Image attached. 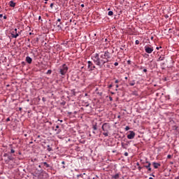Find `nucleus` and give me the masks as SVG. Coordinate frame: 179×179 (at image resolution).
Segmentation results:
<instances>
[{"label": "nucleus", "instance_id": "nucleus-54", "mask_svg": "<svg viewBox=\"0 0 179 179\" xmlns=\"http://www.w3.org/2000/svg\"><path fill=\"white\" fill-rule=\"evenodd\" d=\"M151 176H152V177H155V175H153V174H152Z\"/></svg>", "mask_w": 179, "mask_h": 179}, {"label": "nucleus", "instance_id": "nucleus-9", "mask_svg": "<svg viewBox=\"0 0 179 179\" xmlns=\"http://www.w3.org/2000/svg\"><path fill=\"white\" fill-rule=\"evenodd\" d=\"M127 138L129 139H134V138H135V132L133 131H129V134H127Z\"/></svg>", "mask_w": 179, "mask_h": 179}, {"label": "nucleus", "instance_id": "nucleus-14", "mask_svg": "<svg viewBox=\"0 0 179 179\" xmlns=\"http://www.w3.org/2000/svg\"><path fill=\"white\" fill-rule=\"evenodd\" d=\"M9 5L10 8H15V6H16V3L13 2V1H10L9 2Z\"/></svg>", "mask_w": 179, "mask_h": 179}, {"label": "nucleus", "instance_id": "nucleus-30", "mask_svg": "<svg viewBox=\"0 0 179 179\" xmlns=\"http://www.w3.org/2000/svg\"><path fill=\"white\" fill-rule=\"evenodd\" d=\"M136 45H138V44H139V41L136 40Z\"/></svg>", "mask_w": 179, "mask_h": 179}, {"label": "nucleus", "instance_id": "nucleus-47", "mask_svg": "<svg viewBox=\"0 0 179 179\" xmlns=\"http://www.w3.org/2000/svg\"><path fill=\"white\" fill-rule=\"evenodd\" d=\"M20 111H22V108H19Z\"/></svg>", "mask_w": 179, "mask_h": 179}, {"label": "nucleus", "instance_id": "nucleus-12", "mask_svg": "<svg viewBox=\"0 0 179 179\" xmlns=\"http://www.w3.org/2000/svg\"><path fill=\"white\" fill-rule=\"evenodd\" d=\"M62 22H56V25L58 30H62Z\"/></svg>", "mask_w": 179, "mask_h": 179}, {"label": "nucleus", "instance_id": "nucleus-51", "mask_svg": "<svg viewBox=\"0 0 179 179\" xmlns=\"http://www.w3.org/2000/svg\"><path fill=\"white\" fill-rule=\"evenodd\" d=\"M117 87H118V85H116V88L117 89Z\"/></svg>", "mask_w": 179, "mask_h": 179}, {"label": "nucleus", "instance_id": "nucleus-27", "mask_svg": "<svg viewBox=\"0 0 179 179\" xmlns=\"http://www.w3.org/2000/svg\"><path fill=\"white\" fill-rule=\"evenodd\" d=\"M10 153H15V150L11 149V150H10Z\"/></svg>", "mask_w": 179, "mask_h": 179}, {"label": "nucleus", "instance_id": "nucleus-45", "mask_svg": "<svg viewBox=\"0 0 179 179\" xmlns=\"http://www.w3.org/2000/svg\"><path fill=\"white\" fill-rule=\"evenodd\" d=\"M62 164H65V162L63 161V162H62Z\"/></svg>", "mask_w": 179, "mask_h": 179}, {"label": "nucleus", "instance_id": "nucleus-52", "mask_svg": "<svg viewBox=\"0 0 179 179\" xmlns=\"http://www.w3.org/2000/svg\"><path fill=\"white\" fill-rule=\"evenodd\" d=\"M149 179H153V178H152V177H150V178H149Z\"/></svg>", "mask_w": 179, "mask_h": 179}, {"label": "nucleus", "instance_id": "nucleus-22", "mask_svg": "<svg viewBox=\"0 0 179 179\" xmlns=\"http://www.w3.org/2000/svg\"><path fill=\"white\" fill-rule=\"evenodd\" d=\"M130 86H135V81L129 83Z\"/></svg>", "mask_w": 179, "mask_h": 179}, {"label": "nucleus", "instance_id": "nucleus-2", "mask_svg": "<svg viewBox=\"0 0 179 179\" xmlns=\"http://www.w3.org/2000/svg\"><path fill=\"white\" fill-rule=\"evenodd\" d=\"M99 57H101L102 59H104L105 62L107 63L108 62V59L111 58V55L110 54V52L105 51L99 54Z\"/></svg>", "mask_w": 179, "mask_h": 179}, {"label": "nucleus", "instance_id": "nucleus-4", "mask_svg": "<svg viewBox=\"0 0 179 179\" xmlns=\"http://www.w3.org/2000/svg\"><path fill=\"white\" fill-rule=\"evenodd\" d=\"M102 130L103 131V132H108V131L110 130V128H111V127L110 126L109 123H104L102 125Z\"/></svg>", "mask_w": 179, "mask_h": 179}, {"label": "nucleus", "instance_id": "nucleus-38", "mask_svg": "<svg viewBox=\"0 0 179 179\" xmlns=\"http://www.w3.org/2000/svg\"><path fill=\"white\" fill-rule=\"evenodd\" d=\"M3 17V19H7L6 15H4Z\"/></svg>", "mask_w": 179, "mask_h": 179}, {"label": "nucleus", "instance_id": "nucleus-23", "mask_svg": "<svg viewBox=\"0 0 179 179\" xmlns=\"http://www.w3.org/2000/svg\"><path fill=\"white\" fill-rule=\"evenodd\" d=\"M57 23H62V22H61V18H58L57 20Z\"/></svg>", "mask_w": 179, "mask_h": 179}, {"label": "nucleus", "instance_id": "nucleus-29", "mask_svg": "<svg viewBox=\"0 0 179 179\" xmlns=\"http://www.w3.org/2000/svg\"><path fill=\"white\" fill-rule=\"evenodd\" d=\"M3 156H4V157H8L9 155H8V154L5 153V154L3 155Z\"/></svg>", "mask_w": 179, "mask_h": 179}, {"label": "nucleus", "instance_id": "nucleus-35", "mask_svg": "<svg viewBox=\"0 0 179 179\" xmlns=\"http://www.w3.org/2000/svg\"><path fill=\"white\" fill-rule=\"evenodd\" d=\"M160 48H162V46H160L159 48V47H157V48H156V50H160Z\"/></svg>", "mask_w": 179, "mask_h": 179}, {"label": "nucleus", "instance_id": "nucleus-56", "mask_svg": "<svg viewBox=\"0 0 179 179\" xmlns=\"http://www.w3.org/2000/svg\"><path fill=\"white\" fill-rule=\"evenodd\" d=\"M93 134H96V132L93 131Z\"/></svg>", "mask_w": 179, "mask_h": 179}, {"label": "nucleus", "instance_id": "nucleus-16", "mask_svg": "<svg viewBox=\"0 0 179 179\" xmlns=\"http://www.w3.org/2000/svg\"><path fill=\"white\" fill-rule=\"evenodd\" d=\"M92 128L94 131H97V123L92 124Z\"/></svg>", "mask_w": 179, "mask_h": 179}, {"label": "nucleus", "instance_id": "nucleus-18", "mask_svg": "<svg viewBox=\"0 0 179 179\" xmlns=\"http://www.w3.org/2000/svg\"><path fill=\"white\" fill-rule=\"evenodd\" d=\"M8 160H6L7 163L9 162V160H13V157L12 156H8Z\"/></svg>", "mask_w": 179, "mask_h": 179}, {"label": "nucleus", "instance_id": "nucleus-34", "mask_svg": "<svg viewBox=\"0 0 179 179\" xmlns=\"http://www.w3.org/2000/svg\"><path fill=\"white\" fill-rule=\"evenodd\" d=\"M109 99H110V101H113V97L110 96Z\"/></svg>", "mask_w": 179, "mask_h": 179}, {"label": "nucleus", "instance_id": "nucleus-53", "mask_svg": "<svg viewBox=\"0 0 179 179\" xmlns=\"http://www.w3.org/2000/svg\"><path fill=\"white\" fill-rule=\"evenodd\" d=\"M124 79H126V80H127V79H128V77H125V78H124Z\"/></svg>", "mask_w": 179, "mask_h": 179}, {"label": "nucleus", "instance_id": "nucleus-43", "mask_svg": "<svg viewBox=\"0 0 179 179\" xmlns=\"http://www.w3.org/2000/svg\"><path fill=\"white\" fill-rule=\"evenodd\" d=\"M111 87H113V85H109V88H111Z\"/></svg>", "mask_w": 179, "mask_h": 179}, {"label": "nucleus", "instance_id": "nucleus-40", "mask_svg": "<svg viewBox=\"0 0 179 179\" xmlns=\"http://www.w3.org/2000/svg\"><path fill=\"white\" fill-rule=\"evenodd\" d=\"M118 80H116L115 81V83H118Z\"/></svg>", "mask_w": 179, "mask_h": 179}, {"label": "nucleus", "instance_id": "nucleus-59", "mask_svg": "<svg viewBox=\"0 0 179 179\" xmlns=\"http://www.w3.org/2000/svg\"><path fill=\"white\" fill-rule=\"evenodd\" d=\"M65 1H69V0H65Z\"/></svg>", "mask_w": 179, "mask_h": 179}, {"label": "nucleus", "instance_id": "nucleus-25", "mask_svg": "<svg viewBox=\"0 0 179 179\" xmlns=\"http://www.w3.org/2000/svg\"><path fill=\"white\" fill-rule=\"evenodd\" d=\"M53 6H54V3H50V8H51V9H52Z\"/></svg>", "mask_w": 179, "mask_h": 179}, {"label": "nucleus", "instance_id": "nucleus-19", "mask_svg": "<svg viewBox=\"0 0 179 179\" xmlns=\"http://www.w3.org/2000/svg\"><path fill=\"white\" fill-rule=\"evenodd\" d=\"M108 16H113V15H114V13L113 11H109L108 13Z\"/></svg>", "mask_w": 179, "mask_h": 179}, {"label": "nucleus", "instance_id": "nucleus-6", "mask_svg": "<svg viewBox=\"0 0 179 179\" xmlns=\"http://www.w3.org/2000/svg\"><path fill=\"white\" fill-rule=\"evenodd\" d=\"M88 69H90V71H94L96 69V66L92 62V61H88Z\"/></svg>", "mask_w": 179, "mask_h": 179}, {"label": "nucleus", "instance_id": "nucleus-46", "mask_svg": "<svg viewBox=\"0 0 179 179\" xmlns=\"http://www.w3.org/2000/svg\"><path fill=\"white\" fill-rule=\"evenodd\" d=\"M48 151H49V152H51V148H48Z\"/></svg>", "mask_w": 179, "mask_h": 179}, {"label": "nucleus", "instance_id": "nucleus-17", "mask_svg": "<svg viewBox=\"0 0 179 179\" xmlns=\"http://www.w3.org/2000/svg\"><path fill=\"white\" fill-rule=\"evenodd\" d=\"M42 164L46 167L47 169H48V167H50V164H48L47 162H43Z\"/></svg>", "mask_w": 179, "mask_h": 179}, {"label": "nucleus", "instance_id": "nucleus-55", "mask_svg": "<svg viewBox=\"0 0 179 179\" xmlns=\"http://www.w3.org/2000/svg\"><path fill=\"white\" fill-rule=\"evenodd\" d=\"M45 2H48V0H45Z\"/></svg>", "mask_w": 179, "mask_h": 179}, {"label": "nucleus", "instance_id": "nucleus-26", "mask_svg": "<svg viewBox=\"0 0 179 179\" xmlns=\"http://www.w3.org/2000/svg\"><path fill=\"white\" fill-rule=\"evenodd\" d=\"M35 174H36L37 176H38V174H40V171H36Z\"/></svg>", "mask_w": 179, "mask_h": 179}, {"label": "nucleus", "instance_id": "nucleus-41", "mask_svg": "<svg viewBox=\"0 0 179 179\" xmlns=\"http://www.w3.org/2000/svg\"><path fill=\"white\" fill-rule=\"evenodd\" d=\"M59 128V126L57 125L56 129H58Z\"/></svg>", "mask_w": 179, "mask_h": 179}, {"label": "nucleus", "instance_id": "nucleus-11", "mask_svg": "<svg viewBox=\"0 0 179 179\" xmlns=\"http://www.w3.org/2000/svg\"><path fill=\"white\" fill-rule=\"evenodd\" d=\"M25 61H26V62H27V64H31V62H33V59H31V57L27 56L26 57Z\"/></svg>", "mask_w": 179, "mask_h": 179}, {"label": "nucleus", "instance_id": "nucleus-42", "mask_svg": "<svg viewBox=\"0 0 179 179\" xmlns=\"http://www.w3.org/2000/svg\"><path fill=\"white\" fill-rule=\"evenodd\" d=\"M3 17V15L0 14V17Z\"/></svg>", "mask_w": 179, "mask_h": 179}, {"label": "nucleus", "instance_id": "nucleus-32", "mask_svg": "<svg viewBox=\"0 0 179 179\" xmlns=\"http://www.w3.org/2000/svg\"><path fill=\"white\" fill-rule=\"evenodd\" d=\"M8 121H10V118H9V117H8V118L6 119V122H8Z\"/></svg>", "mask_w": 179, "mask_h": 179}, {"label": "nucleus", "instance_id": "nucleus-15", "mask_svg": "<svg viewBox=\"0 0 179 179\" xmlns=\"http://www.w3.org/2000/svg\"><path fill=\"white\" fill-rule=\"evenodd\" d=\"M164 56H160L158 59H157V62H160V61H164Z\"/></svg>", "mask_w": 179, "mask_h": 179}, {"label": "nucleus", "instance_id": "nucleus-20", "mask_svg": "<svg viewBox=\"0 0 179 179\" xmlns=\"http://www.w3.org/2000/svg\"><path fill=\"white\" fill-rule=\"evenodd\" d=\"M52 73V71L51 70H48L46 73L47 75H51V73Z\"/></svg>", "mask_w": 179, "mask_h": 179}, {"label": "nucleus", "instance_id": "nucleus-37", "mask_svg": "<svg viewBox=\"0 0 179 179\" xmlns=\"http://www.w3.org/2000/svg\"><path fill=\"white\" fill-rule=\"evenodd\" d=\"M82 8H85V4H81Z\"/></svg>", "mask_w": 179, "mask_h": 179}, {"label": "nucleus", "instance_id": "nucleus-10", "mask_svg": "<svg viewBox=\"0 0 179 179\" xmlns=\"http://www.w3.org/2000/svg\"><path fill=\"white\" fill-rule=\"evenodd\" d=\"M120 177H121V173H115V175H112L111 179H120Z\"/></svg>", "mask_w": 179, "mask_h": 179}, {"label": "nucleus", "instance_id": "nucleus-49", "mask_svg": "<svg viewBox=\"0 0 179 179\" xmlns=\"http://www.w3.org/2000/svg\"><path fill=\"white\" fill-rule=\"evenodd\" d=\"M38 167H39V169H41V165H39Z\"/></svg>", "mask_w": 179, "mask_h": 179}, {"label": "nucleus", "instance_id": "nucleus-21", "mask_svg": "<svg viewBox=\"0 0 179 179\" xmlns=\"http://www.w3.org/2000/svg\"><path fill=\"white\" fill-rule=\"evenodd\" d=\"M103 135H104V136H108V131L103 132Z\"/></svg>", "mask_w": 179, "mask_h": 179}, {"label": "nucleus", "instance_id": "nucleus-31", "mask_svg": "<svg viewBox=\"0 0 179 179\" xmlns=\"http://www.w3.org/2000/svg\"><path fill=\"white\" fill-rule=\"evenodd\" d=\"M167 159H171V155H169L167 156Z\"/></svg>", "mask_w": 179, "mask_h": 179}, {"label": "nucleus", "instance_id": "nucleus-24", "mask_svg": "<svg viewBox=\"0 0 179 179\" xmlns=\"http://www.w3.org/2000/svg\"><path fill=\"white\" fill-rule=\"evenodd\" d=\"M125 131H129V127L127 126V127H125Z\"/></svg>", "mask_w": 179, "mask_h": 179}, {"label": "nucleus", "instance_id": "nucleus-3", "mask_svg": "<svg viewBox=\"0 0 179 179\" xmlns=\"http://www.w3.org/2000/svg\"><path fill=\"white\" fill-rule=\"evenodd\" d=\"M59 72L62 76L65 75L68 72V66L66 64H63V66L60 67Z\"/></svg>", "mask_w": 179, "mask_h": 179}, {"label": "nucleus", "instance_id": "nucleus-39", "mask_svg": "<svg viewBox=\"0 0 179 179\" xmlns=\"http://www.w3.org/2000/svg\"><path fill=\"white\" fill-rule=\"evenodd\" d=\"M38 20H41V16L38 17Z\"/></svg>", "mask_w": 179, "mask_h": 179}, {"label": "nucleus", "instance_id": "nucleus-58", "mask_svg": "<svg viewBox=\"0 0 179 179\" xmlns=\"http://www.w3.org/2000/svg\"><path fill=\"white\" fill-rule=\"evenodd\" d=\"M45 3H47V1H46V2H45Z\"/></svg>", "mask_w": 179, "mask_h": 179}, {"label": "nucleus", "instance_id": "nucleus-33", "mask_svg": "<svg viewBox=\"0 0 179 179\" xmlns=\"http://www.w3.org/2000/svg\"><path fill=\"white\" fill-rule=\"evenodd\" d=\"M143 72H145V73L148 72V69H143Z\"/></svg>", "mask_w": 179, "mask_h": 179}, {"label": "nucleus", "instance_id": "nucleus-44", "mask_svg": "<svg viewBox=\"0 0 179 179\" xmlns=\"http://www.w3.org/2000/svg\"><path fill=\"white\" fill-rule=\"evenodd\" d=\"M58 121H59V122H63V120H58Z\"/></svg>", "mask_w": 179, "mask_h": 179}, {"label": "nucleus", "instance_id": "nucleus-5", "mask_svg": "<svg viewBox=\"0 0 179 179\" xmlns=\"http://www.w3.org/2000/svg\"><path fill=\"white\" fill-rule=\"evenodd\" d=\"M19 34H20V32L17 33V29H15L11 33V37L13 38H17V37H19Z\"/></svg>", "mask_w": 179, "mask_h": 179}, {"label": "nucleus", "instance_id": "nucleus-13", "mask_svg": "<svg viewBox=\"0 0 179 179\" xmlns=\"http://www.w3.org/2000/svg\"><path fill=\"white\" fill-rule=\"evenodd\" d=\"M152 166H154V169H159L160 167V164L157 162H152Z\"/></svg>", "mask_w": 179, "mask_h": 179}, {"label": "nucleus", "instance_id": "nucleus-1", "mask_svg": "<svg viewBox=\"0 0 179 179\" xmlns=\"http://www.w3.org/2000/svg\"><path fill=\"white\" fill-rule=\"evenodd\" d=\"M92 59L94 61L95 65H97V66H99V68L103 69L106 67V62L105 59H102L101 57H100V55L99 53H96L92 56Z\"/></svg>", "mask_w": 179, "mask_h": 179}, {"label": "nucleus", "instance_id": "nucleus-50", "mask_svg": "<svg viewBox=\"0 0 179 179\" xmlns=\"http://www.w3.org/2000/svg\"><path fill=\"white\" fill-rule=\"evenodd\" d=\"M43 174H45V176H47V173H43Z\"/></svg>", "mask_w": 179, "mask_h": 179}, {"label": "nucleus", "instance_id": "nucleus-48", "mask_svg": "<svg viewBox=\"0 0 179 179\" xmlns=\"http://www.w3.org/2000/svg\"><path fill=\"white\" fill-rule=\"evenodd\" d=\"M127 62H128V64H131V61H128Z\"/></svg>", "mask_w": 179, "mask_h": 179}, {"label": "nucleus", "instance_id": "nucleus-28", "mask_svg": "<svg viewBox=\"0 0 179 179\" xmlns=\"http://www.w3.org/2000/svg\"><path fill=\"white\" fill-rule=\"evenodd\" d=\"M114 65L115 66H118V62H115Z\"/></svg>", "mask_w": 179, "mask_h": 179}, {"label": "nucleus", "instance_id": "nucleus-36", "mask_svg": "<svg viewBox=\"0 0 179 179\" xmlns=\"http://www.w3.org/2000/svg\"><path fill=\"white\" fill-rule=\"evenodd\" d=\"M124 156H128V152H124Z\"/></svg>", "mask_w": 179, "mask_h": 179}, {"label": "nucleus", "instance_id": "nucleus-8", "mask_svg": "<svg viewBox=\"0 0 179 179\" xmlns=\"http://www.w3.org/2000/svg\"><path fill=\"white\" fill-rule=\"evenodd\" d=\"M144 50L147 54H152L153 52V48H149L148 46H145Z\"/></svg>", "mask_w": 179, "mask_h": 179}, {"label": "nucleus", "instance_id": "nucleus-7", "mask_svg": "<svg viewBox=\"0 0 179 179\" xmlns=\"http://www.w3.org/2000/svg\"><path fill=\"white\" fill-rule=\"evenodd\" d=\"M150 166H152V164H150V162H146L144 165V167L148 170L149 173H150V171H152V168L150 167Z\"/></svg>", "mask_w": 179, "mask_h": 179}, {"label": "nucleus", "instance_id": "nucleus-57", "mask_svg": "<svg viewBox=\"0 0 179 179\" xmlns=\"http://www.w3.org/2000/svg\"><path fill=\"white\" fill-rule=\"evenodd\" d=\"M57 133H59V130H58V132Z\"/></svg>", "mask_w": 179, "mask_h": 179}]
</instances>
